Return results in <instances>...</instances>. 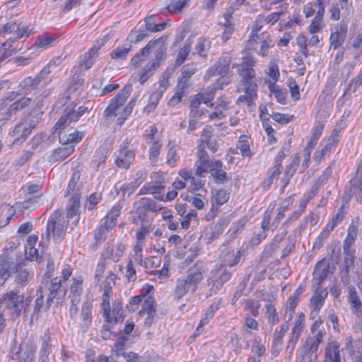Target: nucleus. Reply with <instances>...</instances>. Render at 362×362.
<instances>
[{
    "instance_id": "nucleus-1",
    "label": "nucleus",
    "mask_w": 362,
    "mask_h": 362,
    "mask_svg": "<svg viewBox=\"0 0 362 362\" xmlns=\"http://www.w3.org/2000/svg\"><path fill=\"white\" fill-rule=\"evenodd\" d=\"M25 302L29 304L30 299H25V295L21 293L19 286H16L13 290L6 293L0 300V313L2 314V317L4 319V315L8 316L13 320L18 318L25 308Z\"/></svg>"
},
{
    "instance_id": "nucleus-2",
    "label": "nucleus",
    "mask_w": 362,
    "mask_h": 362,
    "mask_svg": "<svg viewBox=\"0 0 362 362\" xmlns=\"http://www.w3.org/2000/svg\"><path fill=\"white\" fill-rule=\"evenodd\" d=\"M203 272L204 267L202 264L197 263L189 268L185 277L178 279L174 288L175 299L180 300L187 293H194L197 285L203 279Z\"/></svg>"
},
{
    "instance_id": "nucleus-3",
    "label": "nucleus",
    "mask_w": 362,
    "mask_h": 362,
    "mask_svg": "<svg viewBox=\"0 0 362 362\" xmlns=\"http://www.w3.org/2000/svg\"><path fill=\"white\" fill-rule=\"evenodd\" d=\"M66 228L67 222L64 217L59 211H56L47 221L46 238L49 240L52 236L57 243L61 242L65 236Z\"/></svg>"
},
{
    "instance_id": "nucleus-4",
    "label": "nucleus",
    "mask_w": 362,
    "mask_h": 362,
    "mask_svg": "<svg viewBox=\"0 0 362 362\" xmlns=\"http://www.w3.org/2000/svg\"><path fill=\"white\" fill-rule=\"evenodd\" d=\"M167 36L163 35L155 40L150 41L144 47L142 48L144 54H149L151 52L155 53V58L151 64L157 62L156 69L160 66L161 61H163L166 57L167 47L165 42Z\"/></svg>"
},
{
    "instance_id": "nucleus-5",
    "label": "nucleus",
    "mask_w": 362,
    "mask_h": 362,
    "mask_svg": "<svg viewBox=\"0 0 362 362\" xmlns=\"http://www.w3.org/2000/svg\"><path fill=\"white\" fill-rule=\"evenodd\" d=\"M0 34L4 37L10 36V39L17 40L23 37H28V26L23 22H8L0 27Z\"/></svg>"
},
{
    "instance_id": "nucleus-6",
    "label": "nucleus",
    "mask_w": 362,
    "mask_h": 362,
    "mask_svg": "<svg viewBox=\"0 0 362 362\" xmlns=\"http://www.w3.org/2000/svg\"><path fill=\"white\" fill-rule=\"evenodd\" d=\"M132 85H125L122 90H119L117 97L112 100L111 103L105 110L104 115L106 117L117 116L120 114V110L124 105L126 100L132 92Z\"/></svg>"
},
{
    "instance_id": "nucleus-7",
    "label": "nucleus",
    "mask_w": 362,
    "mask_h": 362,
    "mask_svg": "<svg viewBox=\"0 0 362 362\" xmlns=\"http://www.w3.org/2000/svg\"><path fill=\"white\" fill-rule=\"evenodd\" d=\"M134 158V151L129 148V142L125 141L119 146L115 163L118 168L127 170L133 163Z\"/></svg>"
},
{
    "instance_id": "nucleus-8",
    "label": "nucleus",
    "mask_w": 362,
    "mask_h": 362,
    "mask_svg": "<svg viewBox=\"0 0 362 362\" xmlns=\"http://www.w3.org/2000/svg\"><path fill=\"white\" fill-rule=\"evenodd\" d=\"M49 73V67H45L34 78L29 76L24 78L19 84V88L22 94L28 95L33 90H36L42 80Z\"/></svg>"
},
{
    "instance_id": "nucleus-9",
    "label": "nucleus",
    "mask_w": 362,
    "mask_h": 362,
    "mask_svg": "<svg viewBox=\"0 0 362 362\" xmlns=\"http://www.w3.org/2000/svg\"><path fill=\"white\" fill-rule=\"evenodd\" d=\"M218 160L210 159L204 148H199L197 151V160L195 162L194 168L196 175L199 177H204L208 173L214 163Z\"/></svg>"
},
{
    "instance_id": "nucleus-10",
    "label": "nucleus",
    "mask_w": 362,
    "mask_h": 362,
    "mask_svg": "<svg viewBox=\"0 0 362 362\" xmlns=\"http://www.w3.org/2000/svg\"><path fill=\"white\" fill-rule=\"evenodd\" d=\"M305 327V315L303 313L298 314L297 318L295 321L294 327L292 328L291 338L288 341L286 351L290 353L295 349L297 341L300 338Z\"/></svg>"
},
{
    "instance_id": "nucleus-11",
    "label": "nucleus",
    "mask_w": 362,
    "mask_h": 362,
    "mask_svg": "<svg viewBox=\"0 0 362 362\" xmlns=\"http://www.w3.org/2000/svg\"><path fill=\"white\" fill-rule=\"evenodd\" d=\"M318 187L313 186L311 189L306 192L300 200L299 207L297 210L294 211L292 214L286 220V223H292L296 221L301 214L305 211L308 203L312 199L317 193Z\"/></svg>"
},
{
    "instance_id": "nucleus-12",
    "label": "nucleus",
    "mask_w": 362,
    "mask_h": 362,
    "mask_svg": "<svg viewBox=\"0 0 362 362\" xmlns=\"http://www.w3.org/2000/svg\"><path fill=\"white\" fill-rule=\"evenodd\" d=\"M107 39L106 37L98 39L88 52L84 54L81 66H83L86 69H89L95 63V59L98 56V50L107 42Z\"/></svg>"
},
{
    "instance_id": "nucleus-13",
    "label": "nucleus",
    "mask_w": 362,
    "mask_h": 362,
    "mask_svg": "<svg viewBox=\"0 0 362 362\" xmlns=\"http://www.w3.org/2000/svg\"><path fill=\"white\" fill-rule=\"evenodd\" d=\"M242 256L241 251H234L230 248H225L220 255L221 267L227 268V267H234L240 260Z\"/></svg>"
},
{
    "instance_id": "nucleus-14",
    "label": "nucleus",
    "mask_w": 362,
    "mask_h": 362,
    "mask_svg": "<svg viewBox=\"0 0 362 362\" xmlns=\"http://www.w3.org/2000/svg\"><path fill=\"white\" fill-rule=\"evenodd\" d=\"M328 296L326 289L321 286L316 288L310 300V308L312 310V314L317 315L325 303V300Z\"/></svg>"
},
{
    "instance_id": "nucleus-15",
    "label": "nucleus",
    "mask_w": 362,
    "mask_h": 362,
    "mask_svg": "<svg viewBox=\"0 0 362 362\" xmlns=\"http://www.w3.org/2000/svg\"><path fill=\"white\" fill-rule=\"evenodd\" d=\"M332 273L330 270L329 261L325 258L317 262L313 272L314 280L318 284V286L329 276Z\"/></svg>"
},
{
    "instance_id": "nucleus-16",
    "label": "nucleus",
    "mask_w": 362,
    "mask_h": 362,
    "mask_svg": "<svg viewBox=\"0 0 362 362\" xmlns=\"http://www.w3.org/2000/svg\"><path fill=\"white\" fill-rule=\"evenodd\" d=\"M32 99L28 97H22L18 100H16L11 103L2 118L4 121L11 120L13 115H16L18 112L23 109L28 107L31 103Z\"/></svg>"
},
{
    "instance_id": "nucleus-17",
    "label": "nucleus",
    "mask_w": 362,
    "mask_h": 362,
    "mask_svg": "<svg viewBox=\"0 0 362 362\" xmlns=\"http://www.w3.org/2000/svg\"><path fill=\"white\" fill-rule=\"evenodd\" d=\"M348 31V26L342 23L337 28L336 31L332 32L329 37L330 47L337 49L345 42Z\"/></svg>"
},
{
    "instance_id": "nucleus-18",
    "label": "nucleus",
    "mask_w": 362,
    "mask_h": 362,
    "mask_svg": "<svg viewBox=\"0 0 362 362\" xmlns=\"http://www.w3.org/2000/svg\"><path fill=\"white\" fill-rule=\"evenodd\" d=\"M272 217V211H266L264 214L261 223L262 231L254 235L250 242L252 245H258L267 237V232L269 229V224Z\"/></svg>"
},
{
    "instance_id": "nucleus-19",
    "label": "nucleus",
    "mask_w": 362,
    "mask_h": 362,
    "mask_svg": "<svg viewBox=\"0 0 362 362\" xmlns=\"http://www.w3.org/2000/svg\"><path fill=\"white\" fill-rule=\"evenodd\" d=\"M21 42H18L16 40L10 39L5 41L0 48V60L1 61L11 57L21 50Z\"/></svg>"
},
{
    "instance_id": "nucleus-20",
    "label": "nucleus",
    "mask_w": 362,
    "mask_h": 362,
    "mask_svg": "<svg viewBox=\"0 0 362 362\" xmlns=\"http://www.w3.org/2000/svg\"><path fill=\"white\" fill-rule=\"evenodd\" d=\"M31 132L25 122H19L15 128L10 132V135L15 137L13 144H19L25 141L30 134Z\"/></svg>"
},
{
    "instance_id": "nucleus-21",
    "label": "nucleus",
    "mask_w": 362,
    "mask_h": 362,
    "mask_svg": "<svg viewBox=\"0 0 362 362\" xmlns=\"http://www.w3.org/2000/svg\"><path fill=\"white\" fill-rule=\"evenodd\" d=\"M238 73L242 78L244 88H257L255 71L253 68H239Z\"/></svg>"
},
{
    "instance_id": "nucleus-22",
    "label": "nucleus",
    "mask_w": 362,
    "mask_h": 362,
    "mask_svg": "<svg viewBox=\"0 0 362 362\" xmlns=\"http://www.w3.org/2000/svg\"><path fill=\"white\" fill-rule=\"evenodd\" d=\"M340 346L337 341H330L325 350L323 362H341Z\"/></svg>"
},
{
    "instance_id": "nucleus-23",
    "label": "nucleus",
    "mask_w": 362,
    "mask_h": 362,
    "mask_svg": "<svg viewBox=\"0 0 362 362\" xmlns=\"http://www.w3.org/2000/svg\"><path fill=\"white\" fill-rule=\"evenodd\" d=\"M62 279L59 277L52 278L51 281L46 284V288L49 291V295L46 300V308L49 309L52 305L54 299L58 294L59 288L62 286Z\"/></svg>"
},
{
    "instance_id": "nucleus-24",
    "label": "nucleus",
    "mask_w": 362,
    "mask_h": 362,
    "mask_svg": "<svg viewBox=\"0 0 362 362\" xmlns=\"http://www.w3.org/2000/svg\"><path fill=\"white\" fill-rule=\"evenodd\" d=\"M15 281L19 289L25 286L33 276V274L21 264L15 266Z\"/></svg>"
},
{
    "instance_id": "nucleus-25",
    "label": "nucleus",
    "mask_w": 362,
    "mask_h": 362,
    "mask_svg": "<svg viewBox=\"0 0 362 362\" xmlns=\"http://www.w3.org/2000/svg\"><path fill=\"white\" fill-rule=\"evenodd\" d=\"M158 17L156 15L148 16L144 19L145 30L156 33L164 30L167 22L158 23Z\"/></svg>"
},
{
    "instance_id": "nucleus-26",
    "label": "nucleus",
    "mask_w": 362,
    "mask_h": 362,
    "mask_svg": "<svg viewBox=\"0 0 362 362\" xmlns=\"http://www.w3.org/2000/svg\"><path fill=\"white\" fill-rule=\"evenodd\" d=\"M209 172L217 182H223L230 180L227 173L223 170V163L220 160L214 162L213 167L210 168Z\"/></svg>"
},
{
    "instance_id": "nucleus-27",
    "label": "nucleus",
    "mask_w": 362,
    "mask_h": 362,
    "mask_svg": "<svg viewBox=\"0 0 362 362\" xmlns=\"http://www.w3.org/2000/svg\"><path fill=\"white\" fill-rule=\"evenodd\" d=\"M349 291V302L351 304V308L354 312L358 315V313H361L362 303L360 300L359 296L356 291L354 286H350L348 288Z\"/></svg>"
},
{
    "instance_id": "nucleus-28",
    "label": "nucleus",
    "mask_w": 362,
    "mask_h": 362,
    "mask_svg": "<svg viewBox=\"0 0 362 362\" xmlns=\"http://www.w3.org/2000/svg\"><path fill=\"white\" fill-rule=\"evenodd\" d=\"M299 157L296 156L291 163L286 168L284 177L281 179L282 188L284 189L289 183L291 178L294 175L299 165Z\"/></svg>"
},
{
    "instance_id": "nucleus-29",
    "label": "nucleus",
    "mask_w": 362,
    "mask_h": 362,
    "mask_svg": "<svg viewBox=\"0 0 362 362\" xmlns=\"http://www.w3.org/2000/svg\"><path fill=\"white\" fill-rule=\"evenodd\" d=\"M125 248V245L122 243L117 244L115 248L112 246H108L106 249L105 255L107 258L117 262L123 255Z\"/></svg>"
},
{
    "instance_id": "nucleus-30",
    "label": "nucleus",
    "mask_w": 362,
    "mask_h": 362,
    "mask_svg": "<svg viewBox=\"0 0 362 362\" xmlns=\"http://www.w3.org/2000/svg\"><path fill=\"white\" fill-rule=\"evenodd\" d=\"M73 108L70 107L69 106H67L62 117L59 119V121L57 122L55 127L56 131L57 129H63L65 127L69 125L72 122H75L74 117H73Z\"/></svg>"
},
{
    "instance_id": "nucleus-31",
    "label": "nucleus",
    "mask_w": 362,
    "mask_h": 362,
    "mask_svg": "<svg viewBox=\"0 0 362 362\" xmlns=\"http://www.w3.org/2000/svg\"><path fill=\"white\" fill-rule=\"evenodd\" d=\"M82 283L83 279H74V282L70 287V298L71 302L80 303L83 291Z\"/></svg>"
},
{
    "instance_id": "nucleus-32",
    "label": "nucleus",
    "mask_w": 362,
    "mask_h": 362,
    "mask_svg": "<svg viewBox=\"0 0 362 362\" xmlns=\"http://www.w3.org/2000/svg\"><path fill=\"white\" fill-rule=\"evenodd\" d=\"M265 313L264 317L267 319L268 323L272 327L277 325L279 321V316L275 308L274 305L272 303H268L265 305Z\"/></svg>"
},
{
    "instance_id": "nucleus-33",
    "label": "nucleus",
    "mask_w": 362,
    "mask_h": 362,
    "mask_svg": "<svg viewBox=\"0 0 362 362\" xmlns=\"http://www.w3.org/2000/svg\"><path fill=\"white\" fill-rule=\"evenodd\" d=\"M245 94L240 95L238 99V103H245L250 107L257 99V88H243Z\"/></svg>"
},
{
    "instance_id": "nucleus-34",
    "label": "nucleus",
    "mask_w": 362,
    "mask_h": 362,
    "mask_svg": "<svg viewBox=\"0 0 362 362\" xmlns=\"http://www.w3.org/2000/svg\"><path fill=\"white\" fill-rule=\"evenodd\" d=\"M192 44V40L190 39H187L183 46L180 48L176 60H175V64L176 66H181L185 61L187 59L190 51H191V46Z\"/></svg>"
},
{
    "instance_id": "nucleus-35",
    "label": "nucleus",
    "mask_w": 362,
    "mask_h": 362,
    "mask_svg": "<svg viewBox=\"0 0 362 362\" xmlns=\"http://www.w3.org/2000/svg\"><path fill=\"white\" fill-rule=\"evenodd\" d=\"M211 47V41L208 38L200 37L195 46L194 53L203 58L207 57V52Z\"/></svg>"
},
{
    "instance_id": "nucleus-36",
    "label": "nucleus",
    "mask_w": 362,
    "mask_h": 362,
    "mask_svg": "<svg viewBox=\"0 0 362 362\" xmlns=\"http://www.w3.org/2000/svg\"><path fill=\"white\" fill-rule=\"evenodd\" d=\"M80 207V196L76 193L72 195L67 208V218H71L77 216Z\"/></svg>"
},
{
    "instance_id": "nucleus-37",
    "label": "nucleus",
    "mask_w": 362,
    "mask_h": 362,
    "mask_svg": "<svg viewBox=\"0 0 362 362\" xmlns=\"http://www.w3.org/2000/svg\"><path fill=\"white\" fill-rule=\"evenodd\" d=\"M51 347L52 344H50L49 337L47 334H45L42 337V343L40 351V362H47L48 357L50 354Z\"/></svg>"
},
{
    "instance_id": "nucleus-38",
    "label": "nucleus",
    "mask_w": 362,
    "mask_h": 362,
    "mask_svg": "<svg viewBox=\"0 0 362 362\" xmlns=\"http://www.w3.org/2000/svg\"><path fill=\"white\" fill-rule=\"evenodd\" d=\"M168 153H167V163L170 166H175L176 163L179 160L180 156L175 150V141H170L167 145Z\"/></svg>"
},
{
    "instance_id": "nucleus-39",
    "label": "nucleus",
    "mask_w": 362,
    "mask_h": 362,
    "mask_svg": "<svg viewBox=\"0 0 362 362\" xmlns=\"http://www.w3.org/2000/svg\"><path fill=\"white\" fill-rule=\"evenodd\" d=\"M59 137L60 142L62 144L76 143L81 141L83 136V133L75 130L74 132L69 134L68 135L59 132Z\"/></svg>"
},
{
    "instance_id": "nucleus-40",
    "label": "nucleus",
    "mask_w": 362,
    "mask_h": 362,
    "mask_svg": "<svg viewBox=\"0 0 362 362\" xmlns=\"http://www.w3.org/2000/svg\"><path fill=\"white\" fill-rule=\"evenodd\" d=\"M55 40L56 38L53 35L45 33L37 37L34 44V47H37L38 48L45 49L52 46L55 42Z\"/></svg>"
},
{
    "instance_id": "nucleus-41",
    "label": "nucleus",
    "mask_w": 362,
    "mask_h": 362,
    "mask_svg": "<svg viewBox=\"0 0 362 362\" xmlns=\"http://www.w3.org/2000/svg\"><path fill=\"white\" fill-rule=\"evenodd\" d=\"M214 278L222 282L223 284L231 278L232 272L225 267L217 266L214 271L211 272Z\"/></svg>"
},
{
    "instance_id": "nucleus-42",
    "label": "nucleus",
    "mask_w": 362,
    "mask_h": 362,
    "mask_svg": "<svg viewBox=\"0 0 362 362\" xmlns=\"http://www.w3.org/2000/svg\"><path fill=\"white\" fill-rule=\"evenodd\" d=\"M162 90H156L151 94L148 104L144 107V112L146 113L150 114L155 110L162 97Z\"/></svg>"
},
{
    "instance_id": "nucleus-43",
    "label": "nucleus",
    "mask_w": 362,
    "mask_h": 362,
    "mask_svg": "<svg viewBox=\"0 0 362 362\" xmlns=\"http://www.w3.org/2000/svg\"><path fill=\"white\" fill-rule=\"evenodd\" d=\"M288 329V325L283 323L281 325L279 329H276L273 334L272 347H279L282 344L283 338L285 333Z\"/></svg>"
},
{
    "instance_id": "nucleus-44",
    "label": "nucleus",
    "mask_w": 362,
    "mask_h": 362,
    "mask_svg": "<svg viewBox=\"0 0 362 362\" xmlns=\"http://www.w3.org/2000/svg\"><path fill=\"white\" fill-rule=\"evenodd\" d=\"M286 233H279L276 234L272 243L267 246V247L264 250V254L267 257H271L272 254L278 249L279 244L282 242L284 240Z\"/></svg>"
},
{
    "instance_id": "nucleus-45",
    "label": "nucleus",
    "mask_w": 362,
    "mask_h": 362,
    "mask_svg": "<svg viewBox=\"0 0 362 362\" xmlns=\"http://www.w3.org/2000/svg\"><path fill=\"white\" fill-rule=\"evenodd\" d=\"M344 218V206H341L338 209L337 213L332 216V220L327 223L325 228H326L329 232L332 231L334 228L343 221Z\"/></svg>"
},
{
    "instance_id": "nucleus-46",
    "label": "nucleus",
    "mask_w": 362,
    "mask_h": 362,
    "mask_svg": "<svg viewBox=\"0 0 362 362\" xmlns=\"http://www.w3.org/2000/svg\"><path fill=\"white\" fill-rule=\"evenodd\" d=\"M357 235L358 228L355 225L351 224L348 228L347 235L344 241L343 247L351 248V245L354 243Z\"/></svg>"
},
{
    "instance_id": "nucleus-47",
    "label": "nucleus",
    "mask_w": 362,
    "mask_h": 362,
    "mask_svg": "<svg viewBox=\"0 0 362 362\" xmlns=\"http://www.w3.org/2000/svg\"><path fill=\"white\" fill-rule=\"evenodd\" d=\"M14 214L15 209L13 206H7L3 209L0 215V228L7 226Z\"/></svg>"
},
{
    "instance_id": "nucleus-48",
    "label": "nucleus",
    "mask_w": 362,
    "mask_h": 362,
    "mask_svg": "<svg viewBox=\"0 0 362 362\" xmlns=\"http://www.w3.org/2000/svg\"><path fill=\"white\" fill-rule=\"evenodd\" d=\"M132 46L129 43H125L122 46L118 47L111 53V57L116 59H123L128 54Z\"/></svg>"
},
{
    "instance_id": "nucleus-49",
    "label": "nucleus",
    "mask_w": 362,
    "mask_h": 362,
    "mask_svg": "<svg viewBox=\"0 0 362 362\" xmlns=\"http://www.w3.org/2000/svg\"><path fill=\"white\" fill-rule=\"evenodd\" d=\"M260 302L255 299H248L245 301V310H248L252 317H257L259 315Z\"/></svg>"
},
{
    "instance_id": "nucleus-50",
    "label": "nucleus",
    "mask_w": 362,
    "mask_h": 362,
    "mask_svg": "<svg viewBox=\"0 0 362 362\" xmlns=\"http://www.w3.org/2000/svg\"><path fill=\"white\" fill-rule=\"evenodd\" d=\"M157 62L151 64L150 62L146 64L141 70L139 76V82L141 85L148 80L150 76L152 74V71L156 69Z\"/></svg>"
},
{
    "instance_id": "nucleus-51",
    "label": "nucleus",
    "mask_w": 362,
    "mask_h": 362,
    "mask_svg": "<svg viewBox=\"0 0 362 362\" xmlns=\"http://www.w3.org/2000/svg\"><path fill=\"white\" fill-rule=\"evenodd\" d=\"M110 296L107 289H105L103 294V300L102 303V308L103 310V316L105 318L106 322H112V317L110 309Z\"/></svg>"
},
{
    "instance_id": "nucleus-52",
    "label": "nucleus",
    "mask_w": 362,
    "mask_h": 362,
    "mask_svg": "<svg viewBox=\"0 0 362 362\" xmlns=\"http://www.w3.org/2000/svg\"><path fill=\"white\" fill-rule=\"evenodd\" d=\"M343 251L344 254V266L346 270H349L354 264L355 250L352 248L343 247Z\"/></svg>"
},
{
    "instance_id": "nucleus-53",
    "label": "nucleus",
    "mask_w": 362,
    "mask_h": 362,
    "mask_svg": "<svg viewBox=\"0 0 362 362\" xmlns=\"http://www.w3.org/2000/svg\"><path fill=\"white\" fill-rule=\"evenodd\" d=\"M148 36L146 30L134 29L128 35L127 40L132 43H137Z\"/></svg>"
},
{
    "instance_id": "nucleus-54",
    "label": "nucleus",
    "mask_w": 362,
    "mask_h": 362,
    "mask_svg": "<svg viewBox=\"0 0 362 362\" xmlns=\"http://www.w3.org/2000/svg\"><path fill=\"white\" fill-rule=\"evenodd\" d=\"M16 265L8 261H4L0 265V279L1 280L7 279L10 276L11 271L15 269Z\"/></svg>"
},
{
    "instance_id": "nucleus-55",
    "label": "nucleus",
    "mask_w": 362,
    "mask_h": 362,
    "mask_svg": "<svg viewBox=\"0 0 362 362\" xmlns=\"http://www.w3.org/2000/svg\"><path fill=\"white\" fill-rule=\"evenodd\" d=\"M258 322L255 319V317H252L250 315L246 316L245 323L243 326V334L246 335L247 334L250 333V330H258Z\"/></svg>"
},
{
    "instance_id": "nucleus-56",
    "label": "nucleus",
    "mask_w": 362,
    "mask_h": 362,
    "mask_svg": "<svg viewBox=\"0 0 362 362\" xmlns=\"http://www.w3.org/2000/svg\"><path fill=\"white\" fill-rule=\"evenodd\" d=\"M230 197V192L225 189H220L216 190L214 195L215 202L218 205H223L226 203Z\"/></svg>"
},
{
    "instance_id": "nucleus-57",
    "label": "nucleus",
    "mask_w": 362,
    "mask_h": 362,
    "mask_svg": "<svg viewBox=\"0 0 362 362\" xmlns=\"http://www.w3.org/2000/svg\"><path fill=\"white\" fill-rule=\"evenodd\" d=\"M36 296L37 298L35 301L34 312L39 313L43 309L47 310V309L46 308V305H45L44 304V296L42 287L38 288L37 290Z\"/></svg>"
},
{
    "instance_id": "nucleus-58",
    "label": "nucleus",
    "mask_w": 362,
    "mask_h": 362,
    "mask_svg": "<svg viewBox=\"0 0 362 362\" xmlns=\"http://www.w3.org/2000/svg\"><path fill=\"white\" fill-rule=\"evenodd\" d=\"M162 148V144L159 141H153L149 148V159L152 163L157 160Z\"/></svg>"
},
{
    "instance_id": "nucleus-59",
    "label": "nucleus",
    "mask_w": 362,
    "mask_h": 362,
    "mask_svg": "<svg viewBox=\"0 0 362 362\" xmlns=\"http://www.w3.org/2000/svg\"><path fill=\"white\" fill-rule=\"evenodd\" d=\"M288 86L292 99L294 101H298L300 97L298 84L294 79L290 78L288 80Z\"/></svg>"
},
{
    "instance_id": "nucleus-60",
    "label": "nucleus",
    "mask_w": 362,
    "mask_h": 362,
    "mask_svg": "<svg viewBox=\"0 0 362 362\" xmlns=\"http://www.w3.org/2000/svg\"><path fill=\"white\" fill-rule=\"evenodd\" d=\"M209 286L210 288L208 291V296H211L216 294L221 290L223 284L214 276H211L209 280Z\"/></svg>"
},
{
    "instance_id": "nucleus-61",
    "label": "nucleus",
    "mask_w": 362,
    "mask_h": 362,
    "mask_svg": "<svg viewBox=\"0 0 362 362\" xmlns=\"http://www.w3.org/2000/svg\"><path fill=\"white\" fill-rule=\"evenodd\" d=\"M213 128L211 126H206L202 131L201 134V144L199 148H204L205 144L212 139Z\"/></svg>"
},
{
    "instance_id": "nucleus-62",
    "label": "nucleus",
    "mask_w": 362,
    "mask_h": 362,
    "mask_svg": "<svg viewBox=\"0 0 362 362\" xmlns=\"http://www.w3.org/2000/svg\"><path fill=\"white\" fill-rule=\"evenodd\" d=\"M26 259L40 262L42 257L39 255L38 250L35 247H26L25 252Z\"/></svg>"
},
{
    "instance_id": "nucleus-63",
    "label": "nucleus",
    "mask_w": 362,
    "mask_h": 362,
    "mask_svg": "<svg viewBox=\"0 0 362 362\" xmlns=\"http://www.w3.org/2000/svg\"><path fill=\"white\" fill-rule=\"evenodd\" d=\"M189 0H173L168 4L166 8L170 12L181 11V10L186 7L188 4Z\"/></svg>"
},
{
    "instance_id": "nucleus-64",
    "label": "nucleus",
    "mask_w": 362,
    "mask_h": 362,
    "mask_svg": "<svg viewBox=\"0 0 362 362\" xmlns=\"http://www.w3.org/2000/svg\"><path fill=\"white\" fill-rule=\"evenodd\" d=\"M362 85V69L358 72V75L354 77L349 84L346 93H349L352 89V92L355 93L357 89Z\"/></svg>"
}]
</instances>
